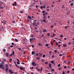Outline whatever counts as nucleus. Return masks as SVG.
Segmentation results:
<instances>
[{
	"label": "nucleus",
	"instance_id": "4d7b16f0",
	"mask_svg": "<svg viewBox=\"0 0 74 74\" xmlns=\"http://www.w3.org/2000/svg\"><path fill=\"white\" fill-rule=\"evenodd\" d=\"M34 37V36L33 35H32L31 37Z\"/></svg>",
	"mask_w": 74,
	"mask_h": 74
},
{
	"label": "nucleus",
	"instance_id": "13d9d810",
	"mask_svg": "<svg viewBox=\"0 0 74 74\" xmlns=\"http://www.w3.org/2000/svg\"><path fill=\"white\" fill-rule=\"evenodd\" d=\"M60 56H62V54H60Z\"/></svg>",
	"mask_w": 74,
	"mask_h": 74
},
{
	"label": "nucleus",
	"instance_id": "0e129e2a",
	"mask_svg": "<svg viewBox=\"0 0 74 74\" xmlns=\"http://www.w3.org/2000/svg\"><path fill=\"white\" fill-rule=\"evenodd\" d=\"M37 27H35V30H37Z\"/></svg>",
	"mask_w": 74,
	"mask_h": 74
},
{
	"label": "nucleus",
	"instance_id": "aec40b11",
	"mask_svg": "<svg viewBox=\"0 0 74 74\" xmlns=\"http://www.w3.org/2000/svg\"><path fill=\"white\" fill-rule=\"evenodd\" d=\"M54 63V61H52L51 62V63H52V64H53V63Z\"/></svg>",
	"mask_w": 74,
	"mask_h": 74
},
{
	"label": "nucleus",
	"instance_id": "bb28decb",
	"mask_svg": "<svg viewBox=\"0 0 74 74\" xmlns=\"http://www.w3.org/2000/svg\"><path fill=\"white\" fill-rule=\"evenodd\" d=\"M40 8H41V9H42L43 8V6H41Z\"/></svg>",
	"mask_w": 74,
	"mask_h": 74
},
{
	"label": "nucleus",
	"instance_id": "393cba45",
	"mask_svg": "<svg viewBox=\"0 0 74 74\" xmlns=\"http://www.w3.org/2000/svg\"><path fill=\"white\" fill-rule=\"evenodd\" d=\"M47 36H50V34H49V33L47 34Z\"/></svg>",
	"mask_w": 74,
	"mask_h": 74
},
{
	"label": "nucleus",
	"instance_id": "72a5a7b5",
	"mask_svg": "<svg viewBox=\"0 0 74 74\" xmlns=\"http://www.w3.org/2000/svg\"><path fill=\"white\" fill-rule=\"evenodd\" d=\"M43 19H45L46 18V16H44L43 17Z\"/></svg>",
	"mask_w": 74,
	"mask_h": 74
},
{
	"label": "nucleus",
	"instance_id": "c756f323",
	"mask_svg": "<svg viewBox=\"0 0 74 74\" xmlns=\"http://www.w3.org/2000/svg\"><path fill=\"white\" fill-rule=\"evenodd\" d=\"M42 13H45V11L44 10V11H42Z\"/></svg>",
	"mask_w": 74,
	"mask_h": 74
},
{
	"label": "nucleus",
	"instance_id": "7ed1b4c3",
	"mask_svg": "<svg viewBox=\"0 0 74 74\" xmlns=\"http://www.w3.org/2000/svg\"><path fill=\"white\" fill-rule=\"evenodd\" d=\"M9 72H10V74H12V73H14V72L12 71L11 70H9Z\"/></svg>",
	"mask_w": 74,
	"mask_h": 74
},
{
	"label": "nucleus",
	"instance_id": "f03ea898",
	"mask_svg": "<svg viewBox=\"0 0 74 74\" xmlns=\"http://www.w3.org/2000/svg\"><path fill=\"white\" fill-rule=\"evenodd\" d=\"M32 65L34 66H36L37 65V64H35V62H32Z\"/></svg>",
	"mask_w": 74,
	"mask_h": 74
},
{
	"label": "nucleus",
	"instance_id": "a18cd8bd",
	"mask_svg": "<svg viewBox=\"0 0 74 74\" xmlns=\"http://www.w3.org/2000/svg\"><path fill=\"white\" fill-rule=\"evenodd\" d=\"M43 16H45V15H46L44 13V14H43Z\"/></svg>",
	"mask_w": 74,
	"mask_h": 74
},
{
	"label": "nucleus",
	"instance_id": "3c124183",
	"mask_svg": "<svg viewBox=\"0 0 74 74\" xmlns=\"http://www.w3.org/2000/svg\"><path fill=\"white\" fill-rule=\"evenodd\" d=\"M38 45H39V46H40V45H41V44L40 43H38Z\"/></svg>",
	"mask_w": 74,
	"mask_h": 74
},
{
	"label": "nucleus",
	"instance_id": "603ef678",
	"mask_svg": "<svg viewBox=\"0 0 74 74\" xmlns=\"http://www.w3.org/2000/svg\"><path fill=\"white\" fill-rule=\"evenodd\" d=\"M65 74V72H64V71H63V72L62 73V74Z\"/></svg>",
	"mask_w": 74,
	"mask_h": 74
},
{
	"label": "nucleus",
	"instance_id": "dca6fc26",
	"mask_svg": "<svg viewBox=\"0 0 74 74\" xmlns=\"http://www.w3.org/2000/svg\"><path fill=\"white\" fill-rule=\"evenodd\" d=\"M33 25H34V26H36V23H33L32 24Z\"/></svg>",
	"mask_w": 74,
	"mask_h": 74
},
{
	"label": "nucleus",
	"instance_id": "680f3d73",
	"mask_svg": "<svg viewBox=\"0 0 74 74\" xmlns=\"http://www.w3.org/2000/svg\"><path fill=\"white\" fill-rule=\"evenodd\" d=\"M70 44H71V43H70V42H69L68 43V45H70Z\"/></svg>",
	"mask_w": 74,
	"mask_h": 74
},
{
	"label": "nucleus",
	"instance_id": "ea45409f",
	"mask_svg": "<svg viewBox=\"0 0 74 74\" xmlns=\"http://www.w3.org/2000/svg\"><path fill=\"white\" fill-rule=\"evenodd\" d=\"M32 48H34V45H32Z\"/></svg>",
	"mask_w": 74,
	"mask_h": 74
},
{
	"label": "nucleus",
	"instance_id": "bf43d9fd",
	"mask_svg": "<svg viewBox=\"0 0 74 74\" xmlns=\"http://www.w3.org/2000/svg\"><path fill=\"white\" fill-rule=\"evenodd\" d=\"M67 73H70V71H67Z\"/></svg>",
	"mask_w": 74,
	"mask_h": 74
},
{
	"label": "nucleus",
	"instance_id": "49530a36",
	"mask_svg": "<svg viewBox=\"0 0 74 74\" xmlns=\"http://www.w3.org/2000/svg\"><path fill=\"white\" fill-rule=\"evenodd\" d=\"M15 65L16 66V67H18V65H17V64H15Z\"/></svg>",
	"mask_w": 74,
	"mask_h": 74
},
{
	"label": "nucleus",
	"instance_id": "79ce46f5",
	"mask_svg": "<svg viewBox=\"0 0 74 74\" xmlns=\"http://www.w3.org/2000/svg\"><path fill=\"white\" fill-rule=\"evenodd\" d=\"M27 22H29V19H27Z\"/></svg>",
	"mask_w": 74,
	"mask_h": 74
},
{
	"label": "nucleus",
	"instance_id": "69168bd1",
	"mask_svg": "<svg viewBox=\"0 0 74 74\" xmlns=\"http://www.w3.org/2000/svg\"><path fill=\"white\" fill-rule=\"evenodd\" d=\"M56 44L57 45H58V42H56Z\"/></svg>",
	"mask_w": 74,
	"mask_h": 74
},
{
	"label": "nucleus",
	"instance_id": "2f4dec72",
	"mask_svg": "<svg viewBox=\"0 0 74 74\" xmlns=\"http://www.w3.org/2000/svg\"><path fill=\"white\" fill-rule=\"evenodd\" d=\"M3 52H5L6 51V50L5 49H4L3 50Z\"/></svg>",
	"mask_w": 74,
	"mask_h": 74
},
{
	"label": "nucleus",
	"instance_id": "58836bf2",
	"mask_svg": "<svg viewBox=\"0 0 74 74\" xmlns=\"http://www.w3.org/2000/svg\"><path fill=\"white\" fill-rule=\"evenodd\" d=\"M46 47H48V44H46Z\"/></svg>",
	"mask_w": 74,
	"mask_h": 74
},
{
	"label": "nucleus",
	"instance_id": "423d86ee",
	"mask_svg": "<svg viewBox=\"0 0 74 74\" xmlns=\"http://www.w3.org/2000/svg\"><path fill=\"white\" fill-rule=\"evenodd\" d=\"M30 20H33L34 22H35V23H36V21L33 20L32 18H30Z\"/></svg>",
	"mask_w": 74,
	"mask_h": 74
},
{
	"label": "nucleus",
	"instance_id": "f704fd0d",
	"mask_svg": "<svg viewBox=\"0 0 74 74\" xmlns=\"http://www.w3.org/2000/svg\"><path fill=\"white\" fill-rule=\"evenodd\" d=\"M68 62V64H70V63H71L70 61H69V62Z\"/></svg>",
	"mask_w": 74,
	"mask_h": 74
},
{
	"label": "nucleus",
	"instance_id": "5701e85b",
	"mask_svg": "<svg viewBox=\"0 0 74 74\" xmlns=\"http://www.w3.org/2000/svg\"><path fill=\"white\" fill-rule=\"evenodd\" d=\"M20 70H23V69H22V67H20Z\"/></svg>",
	"mask_w": 74,
	"mask_h": 74
},
{
	"label": "nucleus",
	"instance_id": "20e7f679",
	"mask_svg": "<svg viewBox=\"0 0 74 74\" xmlns=\"http://www.w3.org/2000/svg\"><path fill=\"white\" fill-rule=\"evenodd\" d=\"M1 68V69H3L4 68V65L1 64L0 65V68Z\"/></svg>",
	"mask_w": 74,
	"mask_h": 74
},
{
	"label": "nucleus",
	"instance_id": "a211bd4d",
	"mask_svg": "<svg viewBox=\"0 0 74 74\" xmlns=\"http://www.w3.org/2000/svg\"><path fill=\"white\" fill-rule=\"evenodd\" d=\"M28 18L29 19H31V17H30V16H28Z\"/></svg>",
	"mask_w": 74,
	"mask_h": 74
},
{
	"label": "nucleus",
	"instance_id": "9d476101",
	"mask_svg": "<svg viewBox=\"0 0 74 74\" xmlns=\"http://www.w3.org/2000/svg\"><path fill=\"white\" fill-rule=\"evenodd\" d=\"M6 56L7 57H8L9 56V54L8 53H6Z\"/></svg>",
	"mask_w": 74,
	"mask_h": 74
},
{
	"label": "nucleus",
	"instance_id": "f8f14e48",
	"mask_svg": "<svg viewBox=\"0 0 74 74\" xmlns=\"http://www.w3.org/2000/svg\"><path fill=\"white\" fill-rule=\"evenodd\" d=\"M14 40L16 42H18V39H15Z\"/></svg>",
	"mask_w": 74,
	"mask_h": 74
},
{
	"label": "nucleus",
	"instance_id": "6e6552de",
	"mask_svg": "<svg viewBox=\"0 0 74 74\" xmlns=\"http://www.w3.org/2000/svg\"><path fill=\"white\" fill-rule=\"evenodd\" d=\"M33 39H35V38H30V42H32V40H33Z\"/></svg>",
	"mask_w": 74,
	"mask_h": 74
},
{
	"label": "nucleus",
	"instance_id": "39448f33",
	"mask_svg": "<svg viewBox=\"0 0 74 74\" xmlns=\"http://www.w3.org/2000/svg\"><path fill=\"white\" fill-rule=\"evenodd\" d=\"M49 67L50 68H52V64H51L50 63L49 64Z\"/></svg>",
	"mask_w": 74,
	"mask_h": 74
},
{
	"label": "nucleus",
	"instance_id": "7c9ffc66",
	"mask_svg": "<svg viewBox=\"0 0 74 74\" xmlns=\"http://www.w3.org/2000/svg\"><path fill=\"white\" fill-rule=\"evenodd\" d=\"M20 63H19V62H17V64H19Z\"/></svg>",
	"mask_w": 74,
	"mask_h": 74
},
{
	"label": "nucleus",
	"instance_id": "e433bc0d",
	"mask_svg": "<svg viewBox=\"0 0 74 74\" xmlns=\"http://www.w3.org/2000/svg\"><path fill=\"white\" fill-rule=\"evenodd\" d=\"M54 52H55V53H56L57 52V51L56 50H55L54 51Z\"/></svg>",
	"mask_w": 74,
	"mask_h": 74
},
{
	"label": "nucleus",
	"instance_id": "de8ad7c7",
	"mask_svg": "<svg viewBox=\"0 0 74 74\" xmlns=\"http://www.w3.org/2000/svg\"><path fill=\"white\" fill-rule=\"evenodd\" d=\"M60 64H59L58 65V67H60Z\"/></svg>",
	"mask_w": 74,
	"mask_h": 74
},
{
	"label": "nucleus",
	"instance_id": "9b49d317",
	"mask_svg": "<svg viewBox=\"0 0 74 74\" xmlns=\"http://www.w3.org/2000/svg\"><path fill=\"white\" fill-rule=\"evenodd\" d=\"M63 47H67V45L66 44H64L63 45Z\"/></svg>",
	"mask_w": 74,
	"mask_h": 74
},
{
	"label": "nucleus",
	"instance_id": "a878e982",
	"mask_svg": "<svg viewBox=\"0 0 74 74\" xmlns=\"http://www.w3.org/2000/svg\"><path fill=\"white\" fill-rule=\"evenodd\" d=\"M32 55H34V51H32Z\"/></svg>",
	"mask_w": 74,
	"mask_h": 74
},
{
	"label": "nucleus",
	"instance_id": "6e6d98bb",
	"mask_svg": "<svg viewBox=\"0 0 74 74\" xmlns=\"http://www.w3.org/2000/svg\"><path fill=\"white\" fill-rule=\"evenodd\" d=\"M71 6L73 5V3H71Z\"/></svg>",
	"mask_w": 74,
	"mask_h": 74
},
{
	"label": "nucleus",
	"instance_id": "8fccbe9b",
	"mask_svg": "<svg viewBox=\"0 0 74 74\" xmlns=\"http://www.w3.org/2000/svg\"><path fill=\"white\" fill-rule=\"evenodd\" d=\"M38 71H40V69H38Z\"/></svg>",
	"mask_w": 74,
	"mask_h": 74
},
{
	"label": "nucleus",
	"instance_id": "5fc2aeb1",
	"mask_svg": "<svg viewBox=\"0 0 74 74\" xmlns=\"http://www.w3.org/2000/svg\"><path fill=\"white\" fill-rule=\"evenodd\" d=\"M64 67V69H66V68H67V66H65Z\"/></svg>",
	"mask_w": 74,
	"mask_h": 74
},
{
	"label": "nucleus",
	"instance_id": "c85d7f7f",
	"mask_svg": "<svg viewBox=\"0 0 74 74\" xmlns=\"http://www.w3.org/2000/svg\"><path fill=\"white\" fill-rule=\"evenodd\" d=\"M36 59H37V60H40V58L39 57H38L36 58Z\"/></svg>",
	"mask_w": 74,
	"mask_h": 74
},
{
	"label": "nucleus",
	"instance_id": "412c9836",
	"mask_svg": "<svg viewBox=\"0 0 74 74\" xmlns=\"http://www.w3.org/2000/svg\"><path fill=\"white\" fill-rule=\"evenodd\" d=\"M48 62H45V64H48Z\"/></svg>",
	"mask_w": 74,
	"mask_h": 74
},
{
	"label": "nucleus",
	"instance_id": "c03bdc74",
	"mask_svg": "<svg viewBox=\"0 0 74 74\" xmlns=\"http://www.w3.org/2000/svg\"><path fill=\"white\" fill-rule=\"evenodd\" d=\"M12 55H14V51L12 52Z\"/></svg>",
	"mask_w": 74,
	"mask_h": 74
},
{
	"label": "nucleus",
	"instance_id": "864d4df0",
	"mask_svg": "<svg viewBox=\"0 0 74 74\" xmlns=\"http://www.w3.org/2000/svg\"><path fill=\"white\" fill-rule=\"evenodd\" d=\"M38 6L37 5H36V8H38Z\"/></svg>",
	"mask_w": 74,
	"mask_h": 74
},
{
	"label": "nucleus",
	"instance_id": "1a4fd4ad",
	"mask_svg": "<svg viewBox=\"0 0 74 74\" xmlns=\"http://www.w3.org/2000/svg\"><path fill=\"white\" fill-rule=\"evenodd\" d=\"M9 62H12V58H10L9 59Z\"/></svg>",
	"mask_w": 74,
	"mask_h": 74
},
{
	"label": "nucleus",
	"instance_id": "4c0bfd02",
	"mask_svg": "<svg viewBox=\"0 0 74 74\" xmlns=\"http://www.w3.org/2000/svg\"><path fill=\"white\" fill-rule=\"evenodd\" d=\"M16 60H17V61H18V62H20V61H19V60L18 59H16Z\"/></svg>",
	"mask_w": 74,
	"mask_h": 74
},
{
	"label": "nucleus",
	"instance_id": "4be33fe9",
	"mask_svg": "<svg viewBox=\"0 0 74 74\" xmlns=\"http://www.w3.org/2000/svg\"><path fill=\"white\" fill-rule=\"evenodd\" d=\"M8 64H6L5 65V67H7V68H8Z\"/></svg>",
	"mask_w": 74,
	"mask_h": 74
},
{
	"label": "nucleus",
	"instance_id": "f3484780",
	"mask_svg": "<svg viewBox=\"0 0 74 74\" xmlns=\"http://www.w3.org/2000/svg\"><path fill=\"white\" fill-rule=\"evenodd\" d=\"M56 35V34H53V37H55V36Z\"/></svg>",
	"mask_w": 74,
	"mask_h": 74
},
{
	"label": "nucleus",
	"instance_id": "a19ab883",
	"mask_svg": "<svg viewBox=\"0 0 74 74\" xmlns=\"http://www.w3.org/2000/svg\"><path fill=\"white\" fill-rule=\"evenodd\" d=\"M42 62H44V60L43 59H42L41 60Z\"/></svg>",
	"mask_w": 74,
	"mask_h": 74
},
{
	"label": "nucleus",
	"instance_id": "c9c22d12",
	"mask_svg": "<svg viewBox=\"0 0 74 74\" xmlns=\"http://www.w3.org/2000/svg\"><path fill=\"white\" fill-rule=\"evenodd\" d=\"M43 58H45V55H43Z\"/></svg>",
	"mask_w": 74,
	"mask_h": 74
},
{
	"label": "nucleus",
	"instance_id": "e2e57ef3",
	"mask_svg": "<svg viewBox=\"0 0 74 74\" xmlns=\"http://www.w3.org/2000/svg\"><path fill=\"white\" fill-rule=\"evenodd\" d=\"M14 43L13 42H12V45H14Z\"/></svg>",
	"mask_w": 74,
	"mask_h": 74
},
{
	"label": "nucleus",
	"instance_id": "338daca9",
	"mask_svg": "<svg viewBox=\"0 0 74 74\" xmlns=\"http://www.w3.org/2000/svg\"><path fill=\"white\" fill-rule=\"evenodd\" d=\"M47 11H49V9H47Z\"/></svg>",
	"mask_w": 74,
	"mask_h": 74
},
{
	"label": "nucleus",
	"instance_id": "09e8293b",
	"mask_svg": "<svg viewBox=\"0 0 74 74\" xmlns=\"http://www.w3.org/2000/svg\"><path fill=\"white\" fill-rule=\"evenodd\" d=\"M33 4H32L30 6V7H33Z\"/></svg>",
	"mask_w": 74,
	"mask_h": 74
},
{
	"label": "nucleus",
	"instance_id": "774afa93",
	"mask_svg": "<svg viewBox=\"0 0 74 74\" xmlns=\"http://www.w3.org/2000/svg\"><path fill=\"white\" fill-rule=\"evenodd\" d=\"M12 23H15V21H13L12 22Z\"/></svg>",
	"mask_w": 74,
	"mask_h": 74
},
{
	"label": "nucleus",
	"instance_id": "b1692460",
	"mask_svg": "<svg viewBox=\"0 0 74 74\" xmlns=\"http://www.w3.org/2000/svg\"><path fill=\"white\" fill-rule=\"evenodd\" d=\"M38 53H36V56H38Z\"/></svg>",
	"mask_w": 74,
	"mask_h": 74
},
{
	"label": "nucleus",
	"instance_id": "052dcab7",
	"mask_svg": "<svg viewBox=\"0 0 74 74\" xmlns=\"http://www.w3.org/2000/svg\"><path fill=\"white\" fill-rule=\"evenodd\" d=\"M60 37L62 38V37H63V35H61L60 36Z\"/></svg>",
	"mask_w": 74,
	"mask_h": 74
},
{
	"label": "nucleus",
	"instance_id": "ddd939ff",
	"mask_svg": "<svg viewBox=\"0 0 74 74\" xmlns=\"http://www.w3.org/2000/svg\"><path fill=\"white\" fill-rule=\"evenodd\" d=\"M1 5H0V7H1ZM4 8V7L3 6H2L1 7H0V9H2V8Z\"/></svg>",
	"mask_w": 74,
	"mask_h": 74
},
{
	"label": "nucleus",
	"instance_id": "f257e3e1",
	"mask_svg": "<svg viewBox=\"0 0 74 74\" xmlns=\"http://www.w3.org/2000/svg\"><path fill=\"white\" fill-rule=\"evenodd\" d=\"M38 54H39V57H42V53H41L40 52H39Z\"/></svg>",
	"mask_w": 74,
	"mask_h": 74
},
{
	"label": "nucleus",
	"instance_id": "473e14b6",
	"mask_svg": "<svg viewBox=\"0 0 74 74\" xmlns=\"http://www.w3.org/2000/svg\"><path fill=\"white\" fill-rule=\"evenodd\" d=\"M51 71H55V69H52V70H51Z\"/></svg>",
	"mask_w": 74,
	"mask_h": 74
},
{
	"label": "nucleus",
	"instance_id": "4468645a",
	"mask_svg": "<svg viewBox=\"0 0 74 74\" xmlns=\"http://www.w3.org/2000/svg\"><path fill=\"white\" fill-rule=\"evenodd\" d=\"M16 4H17V3L16 2H14V5L16 6Z\"/></svg>",
	"mask_w": 74,
	"mask_h": 74
},
{
	"label": "nucleus",
	"instance_id": "cd10ccee",
	"mask_svg": "<svg viewBox=\"0 0 74 74\" xmlns=\"http://www.w3.org/2000/svg\"><path fill=\"white\" fill-rule=\"evenodd\" d=\"M46 21V20L45 19H43V22H45Z\"/></svg>",
	"mask_w": 74,
	"mask_h": 74
},
{
	"label": "nucleus",
	"instance_id": "0eeeda50",
	"mask_svg": "<svg viewBox=\"0 0 74 74\" xmlns=\"http://www.w3.org/2000/svg\"><path fill=\"white\" fill-rule=\"evenodd\" d=\"M43 33H45V32H47V30H45V29H43Z\"/></svg>",
	"mask_w": 74,
	"mask_h": 74
},
{
	"label": "nucleus",
	"instance_id": "6ab92c4d",
	"mask_svg": "<svg viewBox=\"0 0 74 74\" xmlns=\"http://www.w3.org/2000/svg\"><path fill=\"white\" fill-rule=\"evenodd\" d=\"M51 52H51V51H49V55H51Z\"/></svg>",
	"mask_w": 74,
	"mask_h": 74
},
{
	"label": "nucleus",
	"instance_id": "2eb2a0df",
	"mask_svg": "<svg viewBox=\"0 0 74 74\" xmlns=\"http://www.w3.org/2000/svg\"><path fill=\"white\" fill-rule=\"evenodd\" d=\"M8 68H6L5 69V71H6V72H7V71H8Z\"/></svg>",
	"mask_w": 74,
	"mask_h": 74
},
{
	"label": "nucleus",
	"instance_id": "37998d69",
	"mask_svg": "<svg viewBox=\"0 0 74 74\" xmlns=\"http://www.w3.org/2000/svg\"><path fill=\"white\" fill-rule=\"evenodd\" d=\"M40 71H42V68H41V70Z\"/></svg>",
	"mask_w": 74,
	"mask_h": 74
}]
</instances>
